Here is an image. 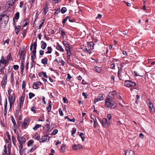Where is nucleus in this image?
Instances as JSON below:
<instances>
[{
  "instance_id": "864d4df0",
  "label": "nucleus",
  "mask_w": 155,
  "mask_h": 155,
  "mask_svg": "<svg viewBox=\"0 0 155 155\" xmlns=\"http://www.w3.org/2000/svg\"><path fill=\"white\" fill-rule=\"evenodd\" d=\"M7 100L6 99L5 100V104H4V109H7Z\"/></svg>"
},
{
  "instance_id": "a878e982",
  "label": "nucleus",
  "mask_w": 155,
  "mask_h": 155,
  "mask_svg": "<svg viewBox=\"0 0 155 155\" xmlns=\"http://www.w3.org/2000/svg\"><path fill=\"white\" fill-rule=\"evenodd\" d=\"M59 32L61 33V35L62 36L63 38L64 37L65 33L64 31L63 30L62 28H60Z\"/></svg>"
},
{
  "instance_id": "7ed1b4c3",
  "label": "nucleus",
  "mask_w": 155,
  "mask_h": 155,
  "mask_svg": "<svg viewBox=\"0 0 155 155\" xmlns=\"http://www.w3.org/2000/svg\"><path fill=\"white\" fill-rule=\"evenodd\" d=\"M25 94L22 95V96L20 97L19 98V102L18 105V110H20L21 109V107L23 106L24 103V101L25 99Z\"/></svg>"
},
{
  "instance_id": "473e14b6",
  "label": "nucleus",
  "mask_w": 155,
  "mask_h": 155,
  "mask_svg": "<svg viewBox=\"0 0 155 155\" xmlns=\"http://www.w3.org/2000/svg\"><path fill=\"white\" fill-rule=\"evenodd\" d=\"M33 138L38 140L40 139V137H38V134L37 133H36L35 135L33 136Z\"/></svg>"
},
{
  "instance_id": "9d476101",
  "label": "nucleus",
  "mask_w": 155,
  "mask_h": 155,
  "mask_svg": "<svg viewBox=\"0 0 155 155\" xmlns=\"http://www.w3.org/2000/svg\"><path fill=\"white\" fill-rule=\"evenodd\" d=\"M8 100L9 101L10 104L13 105L15 100V97L14 96H9Z\"/></svg>"
},
{
  "instance_id": "ddd939ff",
  "label": "nucleus",
  "mask_w": 155,
  "mask_h": 155,
  "mask_svg": "<svg viewBox=\"0 0 155 155\" xmlns=\"http://www.w3.org/2000/svg\"><path fill=\"white\" fill-rule=\"evenodd\" d=\"M29 124L28 120L27 119H25L22 124V127L24 128H26Z\"/></svg>"
},
{
  "instance_id": "4c0bfd02",
  "label": "nucleus",
  "mask_w": 155,
  "mask_h": 155,
  "mask_svg": "<svg viewBox=\"0 0 155 155\" xmlns=\"http://www.w3.org/2000/svg\"><path fill=\"white\" fill-rule=\"evenodd\" d=\"M94 127H96L98 125V123L97 122L96 119L95 120L94 119Z\"/></svg>"
},
{
  "instance_id": "8fccbe9b",
  "label": "nucleus",
  "mask_w": 155,
  "mask_h": 155,
  "mask_svg": "<svg viewBox=\"0 0 155 155\" xmlns=\"http://www.w3.org/2000/svg\"><path fill=\"white\" fill-rule=\"evenodd\" d=\"M58 62H59V63L58 64H59L60 63H61V64L62 65H63V66L64 65V64L65 62H64V61H63L62 60H59Z\"/></svg>"
},
{
  "instance_id": "f8f14e48",
  "label": "nucleus",
  "mask_w": 155,
  "mask_h": 155,
  "mask_svg": "<svg viewBox=\"0 0 155 155\" xmlns=\"http://www.w3.org/2000/svg\"><path fill=\"white\" fill-rule=\"evenodd\" d=\"M9 72H8L7 74H4V76L3 77V80L2 81V83L3 84L5 85L7 83V77Z\"/></svg>"
},
{
  "instance_id": "13d9d810",
  "label": "nucleus",
  "mask_w": 155,
  "mask_h": 155,
  "mask_svg": "<svg viewBox=\"0 0 155 155\" xmlns=\"http://www.w3.org/2000/svg\"><path fill=\"white\" fill-rule=\"evenodd\" d=\"M107 117L108 119L109 120V121H110V120H111L112 118L111 115L110 114H108L107 115Z\"/></svg>"
},
{
  "instance_id": "052dcab7",
  "label": "nucleus",
  "mask_w": 155,
  "mask_h": 155,
  "mask_svg": "<svg viewBox=\"0 0 155 155\" xmlns=\"http://www.w3.org/2000/svg\"><path fill=\"white\" fill-rule=\"evenodd\" d=\"M63 100L64 103H68V99L65 97H63Z\"/></svg>"
},
{
  "instance_id": "9b49d317",
  "label": "nucleus",
  "mask_w": 155,
  "mask_h": 155,
  "mask_svg": "<svg viewBox=\"0 0 155 155\" xmlns=\"http://www.w3.org/2000/svg\"><path fill=\"white\" fill-rule=\"evenodd\" d=\"M72 148L75 150H77L81 148L82 147V145L78 144H74L72 146Z\"/></svg>"
},
{
  "instance_id": "6ab92c4d",
  "label": "nucleus",
  "mask_w": 155,
  "mask_h": 155,
  "mask_svg": "<svg viewBox=\"0 0 155 155\" xmlns=\"http://www.w3.org/2000/svg\"><path fill=\"white\" fill-rule=\"evenodd\" d=\"M56 48L61 51L63 52L64 51V49L62 48V46L59 44L57 45L56 46Z\"/></svg>"
},
{
  "instance_id": "6e6552de",
  "label": "nucleus",
  "mask_w": 155,
  "mask_h": 155,
  "mask_svg": "<svg viewBox=\"0 0 155 155\" xmlns=\"http://www.w3.org/2000/svg\"><path fill=\"white\" fill-rule=\"evenodd\" d=\"M135 82H132L130 80H127V87H133L136 86Z\"/></svg>"
},
{
  "instance_id": "c85d7f7f",
  "label": "nucleus",
  "mask_w": 155,
  "mask_h": 155,
  "mask_svg": "<svg viewBox=\"0 0 155 155\" xmlns=\"http://www.w3.org/2000/svg\"><path fill=\"white\" fill-rule=\"evenodd\" d=\"M51 101H50L48 103V106L47 107V109L48 110V112H49L51 110Z\"/></svg>"
},
{
  "instance_id": "603ef678",
  "label": "nucleus",
  "mask_w": 155,
  "mask_h": 155,
  "mask_svg": "<svg viewBox=\"0 0 155 155\" xmlns=\"http://www.w3.org/2000/svg\"><path fill=\"white\" fill-rule=\"evenodd\" d=\"M36 83H34L33 85V88L35 89H38V88L37 84H36Z\"/></svg>"
},
{
  "instance_id": "5fc2aeb1",
  "label": "nucleus",
  "mask_w": 155,
  "mask_h": 155,
  "mask_svg": "<svg viewBox=\"0 0 155 155\" xmlns=\"http://www.w3.org/2000/svg\"><path fill=\"white\" fill-rule=\"evenodd\" d=\"M48 11V8H44L43 13L44 14H45Z\"/></svg>"
},
{
  "instance_id": "423d86ee",
  "label": "nucleus",
  "mask_w": 155,
  "mask_h": 155,
  "mask_svg": "<svg viewBox=\"0 0 155 155\" xmlns=\"http://www.w3.org/2000/svg\"><path fill=\"white\" fill-rule=\"evenodd\" d=\"M110 123V121L108 122L106 118H104L102 120V125L104 127H108Z\"/></svg>"
},
{
  "instance_id": "c756f323",
  "label": "nucleus",
  "mask_w": 155,
  "mask_h": 155,
  "mask_svg": "<svg viewBox=\"0 0 155 155\" xmlns=\"http://www.w3.org/2000/svg\"><path fill=\"white\" fill-rule=\"evenodd\" d=\"M78 134L81 137L82 140V141H84V137L83 136L84 135V134L82 133H80V132H78Z\"/></svg>"
},
{
  "instance_id": "37998d69",
  "label": "nucleus",
  "mask_w": 155,
  "mask_h": 155,
  "mask_svg": "<svg viewBox=\"0 0 155 155\" xmlns=\"http://www.w3.org/2000/svg\"><path fill=\"white\" fill-rule=\"evenodd\" d=\"M134 76H142V75H140V74L139 73H138L136 71H134Z\"/></svg>"
},
{
  "instance_id": "e2e57ef3",
  "label": "nucleus",
  "mask_w": 155,
  "mask_h": 155,
  "mask_svg": "<svg viewBox=\"0 0 155 155\" xmlns=\"http://www.w3.org/2000/svg\"><path fill=\"white\" fill-rule=\"evenodd\" d=\"M41 73L43 74V76L45 78H48V76L47 75L46 73L45 72H41Z\"/></svg>"
},
{
  "instance_id": "72a5a7b5",
  "label": "nucleus",
  "mask_w": 155,
  "mask_h": 155,
  "mask_svg": "<svg viewBox=\"0 0 155 155\" xmlns=\"http://www.w3.org/2000/svg\"><path fill=\"white\" fill-rule=\"evenodd\" d=\"M66 51H67V54L68 56V58L69 57V56H70V55L71 54V52L70 50V48L66 49Z\"/></svg>"
},
{
  "instance_id": "7c9ffc66",
  "label": "nucleus",
  "mask_w": 155,
  "mask_h": 155,
  "mask_svg": "<svg viewBox=\"0 0 155 155\" xmlns=\"http://www.w3.org/2000/svg\"><path fill=\"white\" fill-rule=\"evenodd\" d=\"M153 105H150L149 106V110L151 112H153L154 110V108L153 107Z\"/></svg>"
},
{
  "instance_id": "774afa93",
  "label": "nucleus",
  "mask_w": 155,
  "mask_h": 155,
  "mask_svg": "<svg viewBox=\"0 0 155 155\" xmlns=\"http://www.w3.org/2000/svg\"><path fill=\"white\" fill-rule=\"evenodd\" d=\"M23 144H19V150H22L23 148Z\"/></svg>"
},
{
  "instance_id": "2f4dec72",
  "label": "nucleus",
  "mask_w": 155,
  "mask_h": 155,
  "mask_svg": "<svg viewBox=\"0 0 155 155\" xmlns=\"http://www.w3.org/2000/svg\"><path fill=\"white\" fill-rule=\"evenodd\" d=\"M65 146L64 145H62L61 146V151L63 153L65 151Z\"/></svg>"
},
{
  "instance_id": "4d7b16f0",
  "label": "nucleus",
  "mask_w": 155,
  "mask_h": 155,
  "mask_svg": "<svg viewBox=\"0 0 155 155\" xmlns=\"http://www.w3.org/2000/svg\"><path fill=\"white\" fill-rule=\"evenodd\" d=\"M36 149V147L35 146L33 147H32L30 150L31 152H33Z\"/></svg>"
},
{
  "instance_id": "ea45409f",
  "label": "nucleus",
  "mask_w": 155,
  "mask_h": 155,
  "mask_svg": "<svg viewBox=\"0 0 155 155\" xmlns=\"http://www.w3.org/2000/svg\"><path fill=\"white\" fill-rule=\"evenodd\" d=\"M14 74L13 72H12L11 74V82L12 83L13 81H14Z\"/></svg>"
},
{
  "instance_id": "c03bdc74",
  "label": "nucleus",
  "mask_w": 155,
  "mask_h": 155,
  "mask_svg": "<svg viewBox=\"0 0 155 155\" xmlns=\"http://www.w3.org/2000/svg\"><path fill=\"white\" fill-rule=\"evenodd\" d=\"M58 131L57 129H55L53 131L52 133L51 134V135H55L58 133Z\"/></svg>"
},
{
  "instance_id": "b1692460",
  "label": "nucleus",
  "mask_w": 155,
  "mask_h": 155,
  "mask_svg": "<svg viewBox=\"0 0 155 155\" xmlns=\"http://www.w3.org/2000/svg\"><path fill=\"white\" fill-rule=\"evenodd\" d=\"M47 49L48 50V51H46L45 52V53L48 54H51V53L52 49L51 47H48L47 48Z\"/></svg>"
},
{
  "instance_id": "49530a36",
  "label": "nucleus",
  "mask_w": 155,
  "mask_h": 155,
  "mask_svg": "<svg viewBox=\"0 0 155 155\" xmlns=\"http://www.w3.org/2000/svg\"><path fill=\"white\" fill-rule=\"evenodd\" d=\"M13 68L15 70H17L19 68V66L17 65H13Z\"/></svg>"
},
{
  "instance_id": "a18cd8bd",
  "label": "nucleus",
  "mask_w": 155,
  "mask_h": 155,
  "mask_svg": "<svg viewBox=\"0 0 155 155\" xmlns=\"http://www.w3.org/2000/svg\"><path fill=\"white\" fill-rule=\"evenodd\" d=\"M35 107L34 106H32L31 108V110L34 113H35Z\"/></svg>"
},
{
  "instance_id": "4468645a",
  "label": "nucleus",
  "mask_w": 155,
  "mask_h": 155,
  "mask_svg": "<svg viewBox=\"0 0 155 155\" xmlns=\"http://www.w3.org/2000/svg\"><path fill=\"white\" fill-rule=\"evenodd\" d=\"M36 47L37 41H36L34 43V47L32 51V55H36Z\"/></svg>"
},
{
  "instance_id": "a211bd4d",
  "label": "nucleus",
  "mask_w": 155,
  "mask_h": 155,
  "mask_svg": "<svg viewBox=\"0 0 155 155\" xmlns=\"http://www.w3.org/2000/svg\"><path fill=\"white\" fill-rule=\"evenodd\" d=\"M41 43L42 44L41 45V48L43 50L45 49L46 47V43L45 42H44L43 41H42L41 42Z\"/></svg>"
},
{
  "instance_id": "f03ea898",
  "label": "nucleus",
  "mask_w": 155,
  "mask_h": 155,
  "mask_svg": "<svg viewBox=\"0 0 155 155\" xmlns=\"http://www.w3.org/2000/svg\"><path fill=\"white\" fill-rule=\"evenodd\" d=\"M94 44L92 42H90L84 48H83V50L84 51L88 52L90 54L91 53L90 50H91L94 48Z\"/></svg>"
},
{
  "instance_id": "a19ab883",
  "label": "nucleus",
  "mask_w": 155,
  "mask_h": 155,
  "mask_svg": "<svg viewBox=\"0 0 155 155\" xmlns=\"http://www.w3.org/2000/svg\"><path fill=\"white\" fill-rule=\"evenodd\" d=\"M140 95H137V96H136L137 100L135 102H136V103L137 104H138V103H139V102H138V101H139L138 100H139V99L140 98Z\"/></svg>"
},
{
  "instance_id": "393cba45",
  "label": "nucleus",
  "mask_w": 155,
  "mask_h": 155,
  "mask_svg": "<svg viewBox=\"0 0 155 155\" xmlns=\"http://www.w3.org/2000/svg\"><path fill=\"white\" fill-rule=\"evenodd\" d=\"M41 127V125L40 124H37L35 125V126L33 127V129L35 130H36L38 128H39Z\"/></svg>"
},
{
  "instance_id": "f704fd0d",
  "label": "nucleus",
  "mask_w": 155,
  "mask_h": 155,
  "mask_svg": "<svg viewBox=\"0 0 155 155\" xmlns=\"http://www.w3.org/2000/svg\"><path fill=\"white\" fill-rule=\"evenodd\" d=\"M34 143V141L33 140H29L28 143V146H29L31 145L32 144H33Z\"/></svg>"
},
{
  "instance_id": "39448f33",
  "label": "nucleus",
  "mask_w": 155,
  "mask_h": 155,
  "mask_svg": "<svg viewBox=\"0 0 155 155\" xmlns=\"http://www.w3.org/2000/svg\"><path fill=\"white\" fill-rule=\"evenodd\" d=\"M50 137L48 136V135L47 134L43 136L41 139H40L39 142L41 143L45 142L47 140L48 141L49 140Z\"/></svg>"
},
{
  "instance_id": "58836bf2",
  "label": "nucleus",
  "mask_w": 155,
  "mask_h": 155,
  "mask_svg": "<svg viewBox=\"0 0 155 155\" xmlns=\"http://www.w3.org/2000/svg\"><path fill=\"white\" fill-rule=\"evenodd\" d=\"M67 11V9L65 7H63L61 10V12L62 13H64Z\"/></svg>"
},
{
  "instance_id": "69168bd1",
  "label": "nucleus",
  "mask_w": 155,
  "mask_h": 155,
  "mask_svg": "<svg viewBox=\"0 0 155 155\" xmlns=\"http://www.w3.org/2000/svg\"><path fill=\"white\" fill-rule=\"evenodd\" d=\"M110 78L111 79V81L112 83H114V77L113 75H112L110 77Z\"/></svg>"
},
{
  "instance_id": "f3484780",
  "label": "nucleus",
  "mask_w": 155,
  "mask_h": 155,
  "mask_svg": "<svg viewBox=\"0 0 155 155\" xmlns=\"http://www.w3.org/2000/svg\"><path fill=\"white\" fill-rule=\"evenodd\" d=\"M15 2V0H9L7 3L9 6H12L14 5Z\"/></svg>"
},
{
  "instance_id": "4be33fe9",
  "label": "nucleus",
  "mask_w": 155,
  "mask_h": 155,
  "mask_svg": "<svg viewBox=\"0 0 155 155\" xmlns=\"http://www.w3.org/2000/svg\"><path fill=\"white\" fill-rule=\"evenodd\" d=\"M25 62L24 59H22L21 61V69H24L25 68Z\"/></svg>"
},
{
  "instance_id": "de8ad7c7",
  "label": "nucleus",
  "mask_w": 155,
  "mask_h": 155,
  "mask_svg": "<svg viewBox=\"0 0 155 155\" xmlns=\"http://www.w3.org/2000/svg\"><path fill=\"white\" fill-rule=\"evenodd\" d=\"M12 123L14 124V126H15V125H16V123L13 117L12 116Z\"/></svg>"
},
{
  "instance_id": "2eb2a0df",
  "label": "nucleus",
  "mask_w": 155,
  "mask_h": 155,
  "mask_svg": "<svg viewBox=\"0 0 155 155\" xmlns=\"http://www.w3.org/2000/svg\"><path fill=\"white\" fill-rule=\"evenodd\" d=\"M104 100V98L102 94H100L98 97L94 101V103H96L97 102L101 101H102Z\"/></svg>"
},
{
  "instance_id": "6e6d98bb",
  "label": "nucleus",
  "mask_w": 155,
  "mask_h": 155,
  "mask_svg": "<svg viewBox=\"0 0 155 155\" xmlns=\"http://www.w3.org/2000/svg\"><path fill=\"white\" fill-rule=\"evenodd\" d=\"M23 23H24V24L23 25V26L25 27L28 24V23L27 21L26 20H25L23 22Z\"/></svg>"
},
{
  "instance_id": "338daca9",
  "label": "nucleus",
  "mask_w": 155,
  "mask_h": 155,
  "mask_svg": "<svg viewBox=\"0 0 155 155\" xmlns=\"http://www.w3.org/2000/svg\"><path fill=\"white\" fill-rule=\"evenodd\" d=\"M11 54H9L8 55L7 57V60H9L11 59Z\"/></svg>"
},
{
  "instance_id": "e433bc0d",
  "label": "nucleus",
  "mask_w": 155,
  "mask_h": 155,
  "mask_svg": "<svg viewBox=\"0 0 155 155\" xmlns=\"http://www.w3.org/2000/svg\"><path fill=\"white\" fill-rule=\"evenodd\" d=\"M19 13L18 12H17L15 15V18L16 20H18L19 18Z\"/></svg>"
},
{
  "instance_id": "79ce46f5",
  "label": "nucleus",
  "mask_w": 155,
  "mask_h": 155,
  "mask_svg": "<svg viewBox=\"0 0 155 155\" xmlns=\"http://www.w3.org/2000/svg\"><path fill=\"white\" fill-rule=\"evenodd\" d=\"M53 4L57 3L58 2V0H49Z\"/></svg>"
},
{
  "instance_id": "1a4fd4ad",
  "label": "nucleus",
  "mask_w": 155,
  "mask_h": 155,
  "mask_svg": "<svg viewBox=\"0 0 155 155\" xmlns=\"http://www.w3.org/2000/svg\"><path fill=\"white\" fill-rule=\"evenodd\" d=\"M118 75L119 79L120 80H122L124 78H125V75L124 73L120 70H119L118 71Z\"/></svg>"
},
{
  "instance_id": "aec40b11",
  "label": "nucleus",
  "mask_w": 155,
  "mask_h": 155,
  "mask_svg": "<svg viewBox=\"0 0 155 155\" xmlns=\"http://www.w3.org/2000/svg\"><path fill=\"white\" fill-rule=\"evenodd\" d=\"M127 155H134V153L132 150H127Z\"/></svg>"
},
{
  "instance_id": "412c9836",
  "label": "nucleus",
  "mask_w": 155,
  "mask_h": 155,
  "mask_svg": "<svg viewBox=\"0 0 155 155\" xmlns=\"http://www.w3.org/2000/svg\"><path fill=\"white\" fill-rule=\"evenodd\" d=\"M41 63L44 65H46L48 64V59L47 58L43 59L41 60Z\"/></svg>"
},
{
  "instance_id": "20e7f679",
  "label": "nucleus",
  "mask_w": 155,
  "mask_h": 155,
  "mask_svg": "<svg viewBox=\"0 0 155 155\" xmlns=\"http://www.w3.org/2000/svg\"><path fill=\"white\" fill-rule=\"evenodd\" d=\"M17 138L19 144H24L26 142L25 138L23 137L20 136L18 134L17 135Z\"/></svg>"
},
{
  "instance_id": "0e129e2a",
  "label": "nucleus",
  "mask_w": 155,
  "mask_h": 155,
  "mask_svg": "<svg viewBox=\"0 0 155 155\" xmlns=\"http://www.w3.org/2000/svg\"><path fill=\"white\" fill-rule=\"evenodd\" d=\"M21 87L22 89H23L25 87V81H22V83L21 85Z\"/></svg>"
},
{
  "instance_id": "09e8293b",
  "label": "nucleus",
  "mask_w": 155,
  "mask_h": 155,
  "mask_svg": "<svg viewBox=\"0 0 155 155\" xmlns=\"http://www.w3.org/2000/svg\"><path fill=\"white\" fill-rule=\"evenodd\" d=\"M76 131V129L75 128H73L72 131L71 135L73 136L75 134Z\"/></svg>"
},
{
  "instance_id": "f257e3e1",
  "label": "nucleus",
  "mask_w": 155,
  "mask_h": 155,
  "mask_svg": "<svg viewBox=\"0 0 155 155\" xmlns=\"http://www.w3.org/2000/svg\"><path fill=\"white\" fill-rule=\"evenodd\" d=\"M113 97L107 96L105 99V106L110 108H114L116 106V104L113 101Z\"/></svg>"
},
{
  "instance_id": "680f3d73",
  "label": "nucleus",
  "mask_w": 155,
  "mask_h": 155,
  "mask_svg": "<svg viewBox=\"0 0 155 155\" xmlns=\"http://www.w3.org/2000/svg\"><path fill=\"white\" fill-rule=\"evenodd\" d=\"M68 18V17H67L66 18H65L62 21L63 24H64L65 23V22H66V21H67Z\"/></svg>"
},
{
  "instance_id": "bb28decb",
  "label": "nucleus",
  "mask_w": 155,
  "mask_h": 155,
  "mask_svg": "<svg viewBox=\"0 0 155 155\" xmlns=\"http://www.w3.org/2000/svg\"><path fill=\"white\" fill-rule=\"evenodd\" d=\"M50 123L49 122H48V123H47L46 125V127H45L46 130L49 132L50 131L49 130L50 129Z\"/></svg>"
},
{
  "instance_id": "5701e85b",
  "label": "nucleus",
  "mask_w": 155,
  "mask_h": 155,
  "mask_svg": "<svg viewBox=\"0 0 155 155\" xmlns=\"http://www.w3.org/2000/svg\"><path fill=\"white\" fill-rule=\"evenodd\" d=\"M62 43L65 47L66 49H67L70 48V45H69V44L67 43L66 41H63L62 42Z\"/></svg>"
},
{
  "instance_id": "cd10ccee",
  "label": "nucleus",
  "mask_w": 155,
  "mask_h": 155,
  "mask_svg": "<svg viewBox=\"0 0 155 155\" xmlns=\"http://www.w3.org/2000/svg\"><path fill=\"white\" fill-rule=\"evenodd\" d=\"M94 70L98 73H100L101 72V68L98 66H96L95 67Z\"/></svg>"
},
{
  "instance_id": "bf43d9fd",
  "label": "nucleus",
  "mask_w": 155,
  "mask_h": 155,
  "mask_svg": "<svg viewBox=\"0 0 155 155\" xmlns=\"http://www.w3.org/2000/svg\"><path fill=\"white\" fill-rule=\"evenodd\" d=\"M59 113L60 116H62L63 113L62 110L61 109V108H60L59 110Z\"/></svg>"
},
{
  "instance_id": "0eeeda50",
  "label": "nucleus",
  "mask_w": 155,
  "mask_h": 155,
  "mask_svg": "<svg viewBox=\"0 0 155 155\" xmlns=\"http://www.w3.org/2000/svg\"><path fill=\"white\" fill-rule=\"evenodd\" d=\"M8 62L5 59L4 57H2L1 59L0 60V65H2L6 67L8 65Z\"/></svg>"
},
{
  "instance_id": "3c124183",
  "label": "nucleus",
  "mask_w": 155,
  "mask_h": 155,
  "mask_svg": "<svg viewBox=\"0 0 155 155\" xmlns=\"http://www.w3.org/2000/svg\"><path fill=\"white\" fill-rule=\"evenodd\" d=\"M72 78V77L70 75L68 74V77L66 78V80L68 81H69L70 79Z\"/></svg>"
},
{
  "instance_id": "c9c22d12",
  "label": "nucleus",
  "mask_w": 155,
  "mask_h": 155,
  "mask_svg": "<svg viewBox=\"0 0 155 155\" xmlns=\"http://www.w3.org/2000/svg\"><path fill=\"white\" fill-rule=\"evenodd\" d=\"M35 96V94L33 93L30 92L29 94V98L30 99H31L33 97H34Z\"/></svg>"
},
{
  "instance_id": "dca6fc26",
  "label": "nucleus",
  "mask_w": 155,
  "mask_h": 155,
  "mask_svg": "<svg viewBox=\"0 0 155 155\" xmlns=\"http://www.w3.org/2000/svg\"><path fill=\"white\" fill-rule=\"evenodd\" d=\"M117 93L115 91H114L109 93V95L108 96H110L112 97V99H113L114 97L115 96H117Z\"/></svg>"
}]
</instances>
